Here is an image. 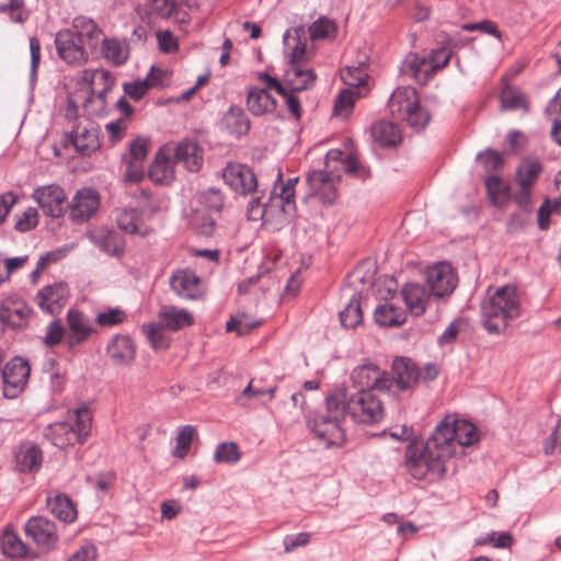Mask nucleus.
I'll list each match as a JSON object with an SVG mask.
<instances>
[{"label": "nucleus", "instance_id": "obj_1", "mask_svg": "<svg viewBox=\"0 0 561 561\" xmlns=\"http://www.w3.org/2000/svg\"><path fill=\"white\" fill-rule=\"evenodd\" d=\"M478 442L476 426L465 420L446 416L436 425L434 433L421 447L410 444L405 453L409 473L417 480H442L446 476V462L455 455L457 446H471Z\"/></svg>", "mask_w": 561, "mask_h": 561}, {"label": "nucleus", "instance_id": "obj_2", "mask_svg": "<svg viewBox=\"0 0 561 561\" xmlns=\"http://www.w3.org/2000/svg\"><path fill=\"white\" fill-rule=\"evenodd\" d=\"M325 408L350 416L355 423L367 425L379 423L385 415L381 400L369 389L352 391L351 388H339L327 397Z\"/></svg>", "mask_w": 561, "mask_h": 561}, {"label": "nucleus", "instance_id": "obj_3", "mask_svg": "<svg viewBox=\"0 0 561 561\" xmlns=\"http://www.w3.org/2000/svg\"><path fill=\"white\" fill-rule=\"evenodd\" d=\"M520 298L513 286L499 288L481 305L482 323L489 333H502L520 316Z\"/></svg>", "mask_w": 561, "mask_h": 561}, {"label": "nucleus", "instance_id": "obj_4", "mask_svg": "<svg viewBox=\"0 0 561 561\" xmlns=\"http://www.w3.org/2000/svg\"><path fill=\"white\" fill-rule=\"evenodd\" d=\"M92 414L87 407L68 411L66 420L47 426L45 436L58 448L82 444L90 434Z\"/></svg>", "mask_w": 561, "mask_h": 561}, {"label": "nucleus", "instance_id": "obj_5", "mask_svg": "<svg viewBox=\"0 0 561 561\" xmlns=\"http://www.w3.org/2000/svg\"><path fill=\"white\" fill-rule=\"evenodd\" d=\"M343 419L345 416L342 413L327 410V414L309 420L308 426L314 438L322 443L325 448L340 447L345 442L344 430L341 426Z\"/></svg>", "mask_w": 561, "mask_h": 561}, {"label": "nucleus", "instance_id": "obj_6", "mask_svg": "<svg viewBox=\"0 0 561 561\" xmlns=\"http://www.w3.org/2000/svg\"><path fill=\"white\" fill-rule=\"evenodd\" d=\"M351 381L354 388L353 391H366V389L371 392L375 390L389 391L393 386V380L389 374L373 363L355 367L351 374Z\"/></svg>", "mask_w": 561, "mask_h": 561}, {"label": "nucleus", "instance_id": "obj_7", "mask_svg": "<svg viewBox=\"0 0 561 561\" xmlns=\"http://www.w3.org/2000/svg\"><path fill=\"white\" fill-rule=\"evenodd\" d=\"M222 179L232 192L240 196L259 193V182L253 170L240 162H229L222 170Z\"/></svg>", "mask_w": 561, "mask_h": 561}, {"label": "nucleus", "instance_id": "obj_8", "mask_svg": "<svg viewBox=\"0 0 561 561\" xmlns=\"http://www.w3.org/2000/svg\"><path fill=\"white\" fill-rule=\"evenodd\" d=\"M30 373L28 363L20 357L7 363L1 371L3 396L8 399L16 398L23 391Z\"/></svg>", "mask_w": 561, "mask_h": 561}, {"label": "nucleus", "instance_id": "obj_9", "mask_svg": "<svg viewBox=\"0 0 561 561\" xmlns=\"http://www.w3.org/2000/svg\"><path fill=\"white\" fill-rule=\"evenodd\" d=\"M55 45L58 56L68 65L81 66L89 59L84 45L72 30L59 31Z\"/></svg>", "mask_w": 561, "mask_h": 561}, {"label": "nucleus", "instance_id": "obj_10", "mask_svg": "<svg viewBox=\"0 0 561 561\" xmlns=\"http://www.w3.org/2000/svg\"><path fill=\"white\" fill-rule=\"evenodd\" d=\"M100 199V194L94 188L79 190L69 204L70 218L79 224L89 221L99 211Z\"/></svg>", "mask_w": 561, "mask_h": 561}, {"label": "nucleus", "instance_id": "obj_11", "mask_svg": "<svg viewBox=\"0 0 561 561\" xmlns=\"http://www.w3.org/2000/svg\"><path fill=\"white\" fill-rule=\"evenodd\" d=\"M24 530L26 536L32 538L37 547L43 551L54 549L58 542V534L55 523L45 517H31L26 522Z\"/></svg>", "mask_w": 561, "mask_h": 561}, {"label": "nucleus", "instance_id": "obj_12", "mask_svg": "<svg viewBox=\"0 0 561 561\" xmlns=\"http://www.w3.org/2000/svg\"><path fill=\"white\" fill-rule=\"evenodd\" d=\"M456 285L457 278L447 263L435 264L426 272V286L435 298L450 295Z\"/></svg>", "mask_w": 561, "mask_h": 561}, {"label": "nucleus", "instance_id": "obj_13", "mask_svg": "<svg viewBox=\"0 0 561 561\" xmlns=\"http://www.w3.org/2000/svg\"><path fill=\"white\" fill-rule=\"evenodd\" d=\"M69 298L68 285L64 282L44 286L35 296L37 306L48 314L59 313Z\"/></svg>", "mask_w": 561, "mask_h": 561}, {"label": "nucleus", "instance_id": "obj_14", "mask_svg": "<svg viewBox=\"0 0 561 561\" xmlns=\"http://www.w3.org/2000/svg\"><path fill=\"white\" fill-rule=\"evenodd\" d=\"M70 140L77 151L89 156L101 147L100 127L92 121L79 123L72 128Z\"/></svg>", "mask_w": 561, "mask_h": 561}, {"label": "nucleus", "instance_id": "obj_15", "mask_svg": "<svg viewBox=\"0 0 561 561\" xmlns=\"http://www.w3.org/2000/svg\"><path fill=\"white\" fill-rule=\"evenodd\" d=\"M33 198L38 203L44 214L58 218L64 214L66 193L59 185H46L35 190Z\"/></svg>", "mask_w": 561, "mask_h": 561}, {"label": "nucleus", "instance_id": "obj_16", "mask_svg": "<svg viewBox=\"0 0 561 561\" xmlns=\"http://www.w3.org/2000/svg\"><path fill=\"white\" fill-rule=\"evenodd\" d=\"M339 178L328 171L310 172L307 175L310 195L317 196L323 204L334 203L337 196L335 184Z\"/></svg>", "mask_w": 561, "mask_h": 561}, {"label": "nucleus", "instance_id": "obj_17", "mask_svg": "<svg viewBox=\"0 0 561 561\" xmlns=\"http://www.w3.org/2000/svg\"><path fill=\"white\" fill-rule=\"evenodd\" d=\"M67 324L70 332L66 335L65 343L69 348H75L84 343L95 332L89 318L76 309L68 310Z\"/></svg>", "mask_w": 561, "mask_h": 561}, {"label": "nucleus", "instance_id": "obj_18", "mask_svg": "<svg viewBox=\"0 0 561 561\" xmlns=\"http://www.w3.org/2000/svg\"><path fill=\"white\" fill-rule=\"evenodd\" d=\"M170 287L176 296L194 300L202 296L201 278L191 270H178L170 277Z\"/></svg>", "mask_w": 561, "mask_h": 561}, {"label": "nucleus", "instance_id": "obj_19", "mask_svg": "<svg viewBox=\"0 0 561 561\" xmlns=\"http://www.w3.org/2000/svg\"><path fill=\"white\" fill-rule=\"evenodd\" d=\"M393 385L399 390L411 389L420 381L419 367L409 357H396L391 365Z\"/></svg>", "mask_w": 561, "mask_h": 561}, {"label": "nucleus", "instance_id": "obj_20", "mask_svg": "<svg viewBox=\"0 0 561 561\" xmlns=\"http://www.w3.org/2000/svg\"><path fill=\"white\" fill-rule=\"evenodd\" d=\"M106 354L115 365L129 366L136 356V345L130 336L115 334L106 345Z\"/></svg>", "mask_w": 561, "mask_h": 561}, {"label": "nucleus", "instance_id": "obj_21", "mask_svg": "<svg viewBox=\"0 0 561 561\" xmlns=\"http://www.w3.org/2000/svg\"><path fill=\"white\" fill-rule=\"evenodd\" d=\"M305 30L302 26L289 28L284 35V45L290 50L288 66H305L311 55L307 51L306 41L302 39Z\"/></svg>", "mask_w": 561, "mask_h": 561}, {"label": "nucleus", "instance_id": "obj_22", "mask_svg": "<svg viewBox=\"0 0 561 561\" xmlns=\"http://www.w3.org/2000/svg\"><path fill=\"white\" fill-rule=\"evenodd\" d=\"M173 158L188 171L197 172L203 165V149L195 140L184 139L174 147Z\"/></svg>", "mask_w": 561, "mask_h": 561}, {"label": "nucleus", "instance_id": "obj_23", "mask_svg": "<svg viewBox=\"0 0 561 561\" xmlns=\"http://www.w3.org/2000/svg\"><path fill=\"white\" fill-rule=\"evenodd\" d=\"M251 196L248 206H247V218L251 221L262 220L263 225L268 227L272 230H275L273 227L275 225H279V220L282 219V211L276 216V218H272V206H267L263 198L265 196V191L259 187L257 194H250Z\"/></svg>", "mask_w": 561, "mask_h": 561}, {"label": "nucleus", "instance_id": "obj_24", "mask_svg": "<svg viewBox=\"0 0 561 561\" xmlns=\"http://www.w3.org/2000/svg\"><path fill=\"white\" fill-rule=\"evenodd\" d=\"M268 90H273V88L253 87L248 90L247 107L253 115L261 116L273 113L276 110L277 102Z\"/></svg>", "mask_w": 561, "mask_h": 561}, {"label": "nucleus", "instance_id": "obj_25", "mask_svg": "<svg viewBox=\"0 0 561 561\" xmlns=\"http://www.w3.org/2000/svg\"><path fill=\"white\" fill-rule=\"evenodd\" d=\"M407 308L411 313L421 316L425 312L430 299L433 297L426 285L415 283L407 284L401 290Z\"/></svg>", "mask_w": 561, "mask_h": 561}, {"label": "nucleus", "instance_id": "obj_26", "mask_svg": "<svg viewBox=\"0 0 561 561\" xmlns=\"http://www.w3.org/2000/svg\"><path fill=\"white\" fill-rule=\"evenodd\" d=\"M314 70L305 66H288L284 72L283 84L293 92L309 90L314 85Z\"/></svg>", "mask_w": 561, "mask_h": 561}, {"label": "nucleus", "instance_id": "obj_27", "mask_svg": "<svg viewBox=\"0 0 561 561\" xmlns=\"http://www.w3.org/2000/svg\"><path fill=\"white\" fill-rule=\"evenodd\" d=\"M416 91L411 87L398 88L389 99L388 107L393 116L402 119L417 104Z\"/></svg>", "mask_w": 561, "mask_h": 561}, {"label": "nucleus", "instance_id": "obj_28", "mask_svg": "<svg viewBox=\"0 0 561 561\" xmlns=\"http://www.w3.org/2000/svg\"><path fill=\"white\" fill-rule=\"evenodd\" d=\"M43 462V453L41 448L31 443L21 444L15 453V466L22 473H31L38 471Z\"/></svg>", "mask_w": 561, "mask_h": 561}, {"label": "nucleus", "instance_id": "obj_29", "mask_svg": "<svg viewBox=\"0 0 561 561\" xmlns=\"http://www.w3.org/2000/svg\"><path fill=\"white\" fill-rule=\"evenodd\" d=\"M79 82L84 83L89 89V94L108 93L114 84L115 79L112 73L104 69H84L80 72Z\"/></svg>", "mask_w": 561, "mask_h": 561}, {"label": "nucleus", "instance_id": "obj_30", "mask_svg": "<svg viewBox=\"0 0 561 561\" xmlns=\"http://www.w3.org/2000/svg\"><path fill=\"white\" fill-rule=\"evenodd\" d=\"M100 54L112 66H123L129 58V44L126 39L116 37L103 38Z\"/></svg>", "mask_w": 561, "mask_h": 561}, {"label": "nucleus", "instance_id": "obj_31", "mask_svg": "<svg viewBox=\"0 0 561 561\" xmlns=\"http://www.w3.org/2000/svg\"><path fill=\"white\" fill-rule=\"evenodd\" d=\"M89 238L94 245L108 255L119 256L124 252L125 243L116 231L100 228L93 230Z\"/></svg>", "mask_w": 561, "mask_h": 561}, {"label": "nucleus", "instance_id": "obj_32", "mask_svg": "<svg viewBox=\"0 0 561 561\" xmlns=\"http://www.w3.org/2000/svg\"><path fill=\"white\" fill-rule=\"evenodd\" d=\"M75 34L80 37L81 43L87 45L90 49H95L101 42L102 30L90 18L77 16L72 22Z\"/></svg>", "mask_w": 561, "mask_h": 561}, {"label": "nucleus", "instance_id": "obj_33", "mask_svg": "<svg viewBox=\"0 0 561 561\" xmlns=\"http://www.w3.org/2000/svg\"><path fill=\"white\" fill-rule=\"evenodd\" d=\"M257 79L262 83H266L267 88H273V90H275L277 94L285 99L289 112L294 115L296 119H299L301 117L300 101L296 96V92H293L291 90L288 91L278 79L270 76L267 72H259Z\"/></svg>", "mask_w": 561, "mask_h": 561}, {"label": "nucleus", "instance_id": "obj_34", "mask_svg": "<svg viewBox=\"0 0 561 561\" xmlns=\"http://www.w3.org/2000/svg\"><path fill=\"white\" fill-rule=\"evenodd\" d=\"M158 316L162 325L171 331H179L194 323L193 316L188 311L174 306L162 307Z\"/></svg>", "mask_w": 561, "mask_h": 561}, {"label": "nucleus", "instance_id": "obj_35", "mask_svg": "<svg viewBox=\"0 0 561 561\" xmlns=\"http://www.w3.org/2000/svg\"><path fill=\"white\" fill-rule=\"evenodd\" d=\"M298 182V178L288 179L286 183L282 184L278 199L280 202L282 219L279 225H275L274 229H280L284 225L288 224L296 213L295 185Z\"/></svg>", "mask_w": 561, "mask_h": 561}, {"label": "nucleus", "instance_id": "obj_36", "mask_svg": "<svg viewBox=\"0 0 561 561\" xmlns=\"http://www.w3.org/2000/svg\"><path fill=\"white\" fill-rule=\"evenodd\" d=\"M371 137L382 147H394L401 141V131L397 124L389 121H378L373 124Z\"/></svg>", "mask_w": 561, "mask_h": 561}, {"label": "nucleus", "instance_id": "obj_37", "mask_svg": "<svg viewBox=\"0 0 561 561\" xmlns=\"http://www.w3.org/2000/svg\"><path fill=\"white\" fill-rule=\"evenodd\" d=\"M116 220L119 229L126 233L146 237L150 232V229L144 224L139 211L135 208L121 210Z\"/></svg>", "mask_w": 561, "mask_h": 561}, {"label": "nucleus", "instance_id": "obj_38", "mask_svg": "<svg viewBox=\"0 0 561 561\" xmlns=\"http://www.w3.org/2000/svg\"><path fill=\"white\" fill-rule=\"evenodd\" d=\"M374 316L381 327H399L405 322V312L390 302L378 306Z\"/></svg>", "mask_w": 561, "mask_h": 561}, {"label": "nucleus", "instance_id": "obj_39", "mask_svg": "<svg viewBox=\"0 0 561 561\" xmlns=\"http://www.w3.org/2000/svg\"><path fill=\"white\" fill-rule=\"evenodd\" d=\"M222 126L230 134L242 135L250 129V121L247 114L237 106H231L224 115L221 121Z\"/></svg>", "mask_w": 561, "mask_h": 561}, {"label": "nucleus", "instance_id": "obj_40", "mask_svg": "<svg viewBox=\"0 0 561 561\" xmlns=\"http://www.w3.org/2000/svg\"><path fill=\"white\" fill-rule=\"evenodd\" d=\"M542 171L541 163L535 159H525L516 170L519 187H533Z\"/></svg>", "mask_w": 561, "mask_h": 561}, {"label": "nucleus", "instance_id": "obj_41", "mask_svg": "<svg viewBox=\"0 0 561 561\" xmlns=\"http://www.w3.org/2000/svg\"><path fill=\"white\" fill-rule=\"evenodd\" d=\"M2 553L11 559H22L27 554L26 545L10 528H7L1 538Z\"/></svg>", "mask_w": 561, "mask_h": 561}, {"label": "nucleus", "instance_id": "obj_42", "mask_svg": "<svg viewBox=\"0 0 561 561\" xmlns=\"http://www.w3.org/2000/svg\"><path fill=\"white\" fill-rule=\"evenodd\" d=\"M360 299V293H354L347 306L340 312V320L344 328L354 329L362 323L363 312Z\"/></svg>", "mask_w": 561, "mask_h": 561}, {"label": "nucleus", "instance_id": "obj_43", "mask_svg": "<svg viewBox=\"0 0 561 561\" xmlns=\"http://www.w3.org/2000/svg\"><path fill=\"white\" fill-rule=\"evenodd\" d=\"M48 507L57 518L65 523L73 522L77 516L72 501L65 494H57L55 497L48 499Z\"/></svg>", "mask_w": 561, "mask_h": 561}, {"label": "nucleus", "instance_id": "obj_44", "mask_svg": "<svg viewBox=\"0 0 561 561\" xmlns=\"http://www.w3.org/2000/svg\"><path fill=\"white\" fill-rule=\"evenodd\" d=\"M485 187L493 205L501 206L510 197V185L497 175L486 178Z\"/></svg>", "mask_w": 561, "mask_h": 561}, {"label": "nucleus", "instance_id": "obj_45", "mask_svg": "<svg viewBox=\"0 0 561 561\" xmlns=\"http://www.w3.org/2000/svg\"><path fill=\"white\" fill-rule=\"evenodd\" d=\"M502 110H517L523 108L528 111V102L522 91L517 88L506 85L500 94Z\"/></svg>", "mask_w": 561, "mask_h": 561}, {"label": "nucleus", "instance_id": "obj_46", "mask_svg": "<svg viewBox=\"0 0 561 561\" xmlns=\"http://www.w3.org/2000/svg\"><path fill=\"white\" fill-rule=\"evenodd\" d=\"M309 34L312 41L334 39L337 34V26L329 18L320 16L309 26Z\"/></svg>", "mask_w": 561, "mask_h": 561}, {"label": "nucleus", "instance_id": "obj_47", "mask_svg": "<svg viewBox=\"0 0 561 561\" xmlns=\"http://www.w3.org/2000/svg\"><path fill=\"white\" fill-rule=\"evenodd\" d=\"M148 175L156 183H163L170 180L172 175L171 158L159 152L149 168Z\"/></svg>", "mask_w": 561, "mask_h": 561}, {"label": "nucleus", "instance_id": "obj_48", "mask_svg": "<svg viewBox=\"0 0 561 561\" xmlns=\"http://www.w3.org/2000/svg\"><path fill=\"white\" fill-rule=\"evenodd\" d=\"M2 309H5L7 313H9V317H5L4 320L5 324L12 329L23 328L33 314V309L23 302L14 308L2 306Z\"/></svg>", "mask_w": 561, "mask_h": 561}, {"label": "nucleus", "instance_id": "obj_49", "mask_svg": "<svg viewBox=\"0 0 561 561\" xmlns=\"http://www.w3.org/2000/svg\"><path fill=\"white\" fill-rule=\"evenodd\" d=\"M183 0H151V12L161 18H175L180 22L184 18H180L182 12Z\"/></svg>", "mask_w": 561, "mask_h": 561}, {"label": "nucleus", "instance_id": "obj_50", "mask_svg": "<svg viewBox=\"0 0 561 561\" xmlns=\"http://www.w3.org/2000/svg\"><path fill=\"white\" fill-rule=\"evenodd\" d=\"M367 58L364 61H359L356 66H346L342 70V80L351 87H362L365 84L368 79V75L366 72V62Z\"/></svg>", "mask_w": 561, "mask_h": 561}, {"label": "nucleus", "instance_id": "obj_51", "mask_svg": "<svg viewBox=\"0 0 561 561\" xmlns=\"http://www.w3.org/2000/svg\"><path fill=\"white\" fill-rule=\"evenodd\" d=\"M196 431L192 425L182 426L176 436V445L173 449V456L176 458H184L190 451L194 435Z\"/></svg>", "mask_w": 561, "mask_h": 561}, {"label": "nucleus", "instance_id": "obj_52", "mask_svg": "<svg viewBox=\"0 0 561 561\" xmlns=\"http://www.w3.org/2000/svg\"><path fill=\"white\" fill-rule=\"evenodd\" d=\"M144 334L149 340L153 350H165L169 347V339L160 324L149 323L141 327Z\"/></svg>", "mask_w": 561, "mask_h": 561}, {"label": "nucleus", "instance_id": "obj_53", "mask_svg": "<svg viewBox=\"0 0 561 561\" xmlns=\"http://www.w3.org/2000/svg\"><path fill=\"white\" fill-rule=\"evenodd\" d=\"M240 458L241 454L239 447L233 442L219 444L214 455L216 462L236 463Z\"/></svg>", "mask_w": 561, "mask_h": 561}, {"label": "nucleus", "instance_id": "obj_54", "mask_svg": "<svg viewBox=\"0 0 561 561\" xmlns=\"http://www.w3.org/2000/svg\"><path fill=\"white\" fill-rule=\"evenodd\" d=\"M356 93L353 90H343L334 101V114L340 116H348L354 107Z\"/></svg>", "mask_w": 561, "mask_h": 561}, {"label": "nucleus", "instance_id": "obj_55", "mask_svg": "<svg viewBox=\"0 0 561 561\" xmlns=\"http://www.w3.org/2000/svg\"><path fill=\"white\" fill-rule=\"evenodd\" d=\"M106 95L107 93L103 94L101 92L89 94L83 103L89 115L104 116L107 113Z\"/></svg>", "mask_w": 561, "mask_h": 561}, {"label": "nucleus", "instance_id": "obj_56", "mask_svg": "<svg viewBox=\"0 0 561 561\" xmlns=\"http://www.w3.org/2000/svg\"><path fill=\"white\" fill-rule=\"evenodd\" d=\"M126 312L121 308H110L105 311L99 312L95 322L103 328L117 325L124 322Z\"/></svg>", "mask_w": 561, "mask_h": 561}, {"label": "nucleus", "instance_id": "obj_57", "mask_svg": "<svg viewBox=\"0 0 561 561\" xmlns=\"http://www.w3.org/2000/svg\"><path fill=\"white\" fill-rule=\"evenodd\" d=\"M277 387L271 386L268 388H264L255 382L254 379H252L249 385L244 388L242 396L245 398H252V399H262L266 398L263 402H268L274 398L275 391Z\"/></svg>", "mask_w": 561, "mask_h": 561}, {"label": "nucleus", "instance_id": "obj_58", "mask_svg": "<svg viewBox=\"0 0 561 561\" xmlns=\"http://www.w3.org/2000/svg\"><path fill=\"white\" fill-rule=\"evenodd\" d=\"M10 13V19L15 23H23L27 19L24 10V0H10L9 3L0 4V13Z\"/></svg>", "mask_w": 561, "mask_h": 561}, {"label": "nucleus", "instance_id": "obj_59", "mask_svg": "<svg viewBox=\"0 0 561 561\" xmlns=\"http://www.w3.org/2000/svg\"><path fill=\"white\" fill-rule=\"evenodd\" d=\"M151 84L152 82H149L148 79H140L133 82H125L123 88L125 94L134 101H139L147 94Z\"/></svg>", "mask_w": 561, "mask_h": 561}, {"label": "nucleus", "instance_id": "obj_60", "mask_svg": "<svg viewBox=\"0 0 561 561\" xmlns=\"http://www.w3.org/2000/svg\"><path fill=\"white\" fill-rule=\"evenodd\" d=\"M461 28L467 32H481L496 37L497 39L502 38V34L497 27V24L491 20H482L477 23H465L461 25Z\"/></svg>", "mask_w": 561, "mask_h": 561}, {"label": "nucleus", "instance_id": "obj_61", "mask_svg": "<svg viewBox=\"0 0 561 561\" xmlns=\"http://www.w3.org/2000/svg\"><path fill=\"white\" fill-rule=\"evenodd\" d=\"M478 160L481 162L484 170L488 172L499 170L504 164L502 154L492 149H488L484 152H480L478 154Z\"/></svg>", "mask_w": 561, "mask_h": 561}, {"label": "nucleus", "instance_id": "obj_62", "mask_svg": "<svg viewBox=\"0 0 561 561\" xmlns=\"http://www.w3.org/2000/svg\"><path fill=\"white\" fill-rule=\"evenodd\" d=\"M65 337V328L62 323L60 320H54L48 324L43 342L46 346H55Z\"/></svg>", "mask_w": 561, "mask_h": 561}, {"label": "nucleus", "instance_id": "obj_63", "mask_svg": "<svg viewBox=\"0 0 561 561\" xmlns=\"http://www.w3.org/2000/svg\"><path fill=\"white\" fill-rule=\"evenodd\" d=\"M123 162L125 164V173H124V181L137 183L140 180H142L145 175V169H144V162L142 161H136V160H129V159H123Z\"/></svg>", "mask_w": 561, "mask_h": 561}, {"label": "nucleus", "instance_id": "obj_64", "mask_svg": "<svg viewBox=\"0 0 561 561\" xmlns=\"http://www.w3.org/2000/svg\"><path fill=\"white\" fill-rule=\"evenodd\" d=\"M402 119H405L409 125L415 129H423L430 122V114L420 107L417 103L415 108L407 114Z\"/></svg>", "mask_w": 561, "mask_h": 561}]
</instances>
